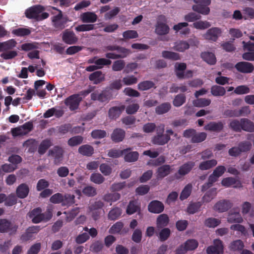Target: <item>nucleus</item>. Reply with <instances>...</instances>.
Masks as SVG:
<instances>
[{
  "instance_id": "obj_1",
  "label": "nucleus",
  "mask_w": 254,
  "mask_h": 254,
  "mask_svg": "<svg viewBox=\"0 0 254 254\" xmlns=\"http://www.w3.org/2000/svg\"><path fill=\"white\" fill-rule=\"evenodd\" d=\"M17 42L13 39L0 42V52H2L0 57L4 60L14 59L18 55V52L13 49L17 45Z\"/></svg>"
},
{
  "instance_id": "obj_2",
  "label": "nucleus",
  "mask_w": 254,
  "mask_h": 254,
  "mask_svg": "<svg viewBox=\"0 0 254 254\" xmlns=\"http://www.w3.org/2000/svg\"><path fill=\"white\" fill-rule=\"evenodd\" d=\"M44 7L41 5H36L27 9L25 12V16L29 19H33L36 21H41L47 18L49 14L48 12L43 11Z\"/></svg>"
},
{
  "instance_id": "obj_3",
  "label": "nucleus",
  "mask_w": 254,
  "mask_h": 254,
  "mask_svg": "<svg viewBox=\"0 0 254 254\" xmlns=\"http://www.w3.org/2000/svg\"><path fill=\"white\" fill-rule=\"evenodd\" d=\"M52 9L59 11L57 15L52 17L53 25L57 30H62L65 27L68 21V17L66 15L64 16L63 12L56 7H52Z\"/></svg>"
},
{
  "instance_id": "obj_4",
  "label": "nucleus",
  "mask_w": 254,
  "mask_h": 254,
  "mask_svg": "<svg viewBox=\"0 0 254 254\" xmlns=\"http://www.w3.org/2000/svg\"><path fill=\"white\" fill-rule=\"evenodd\" d=\"M167 18L163 15H159L155 25V33L158 35H165L169 33L170 28L166 24Z\"/></svg>"
},
{
  "instance_id": "obj_5",
  "label": "nucleus",
  "mask_w": 254,
  "mask_h": 254,
  "mask_svg": "<svg viewBox=\"0 0 254 254\" xmlns=\"http://www.w3.org/2000/svg\"><path fill=\"white\" fill-rule=\"evenodd\" d=\"M18 229V226L11 223L6 219H0V233H4L8 232L12 235L16 233Z\"/></svg>"
},
{
  "instance_id": "obj_6",
  "label": "nucleus",
  "mask_w": 254,
  "mask_h": 254,
  "mask_svg": "<svg viewBox=\"0 0 254 254\" xmlns=\"http://www.w3.org/2000/svg\"><path fill=\"white\" fill-rule=\"evenodd\" d=\"M198 243L194 239L188 240L183 245L178 247L176 251V254H185L187 251L195 250L198 247Z\"/></svg>"
},
{
  "instance_id": "obj_7",
  "label": "nucleus",
  "mask_w": 254,
  "mask_h": 254,
  "mask_svg": "<svg viewBox=\"0 0 254 254\" xmlns=\"http://www.w3.org/2000/svg\"><path fill=\"white\" fill-rule=\"evenodd\" d=\"M196 4L192 6V9L202 14H208L210 11L207 6L210 4V0H194Z\"/></svg>"
},
{
  "instance_id": "obj_8",
  "label": "nucleus",
  "mask_w": 254,
  "mask_h": 254,
  "mask_svg": "<svg viewBox=\"0 0 254 254\" xmlns=\"http://www.w3.org/2000/svg\"><path fill=\"white\" fill-rule=\"evenodd\" d=\"M112 98V92L106 89L100 94L95 92L91 94V100L100 102H108Z\"/></svg>"
},
{
  "instance_id": "obj_9",
  "label": "nucleus",
  "mask_w": 254,
  "mask_h": 254,
  "mask_svg": "<svg viewBox=\"0 0 254 254\" xmlns=\"http://www.w3.org/2000/svg\"><path fill=\"white\" fill-rule=\"evenodd\" d=\"M81 100L82 98L78 94H73L65 99L64 104L70 111H74L78 108Z\"/></svg>"
},
{
  "instance_id": "obj_10",
  "label": "nucleus",
  "mask_w": 254,
  "mask_h": 254,
  "mask_svg": "<svg viewBox=\"0 0 254 254\" xmlns=\"http://www.w3.org/2000/svg\"><path fill=\"white\" fill-rule=\"evenodd\" d=\"M195 166V163L193 161H188L181 166L175 174L176 178L179 179L181 177L188 174Z\"/></svg>"
},
{
  "instance_id": "obj_11",
  "label": "nucleus",
  "mask_w": 254,
  "mask_h": 254,
  "mask_svg": "<svg viewBox=\"0 0 254 254\" xmlns=\"http://www.w3.org/2000/svg\"><path fill=\"white\" fill-rule=\"evenodd\" d=\"M235 67L239 72L243 73H252L254 70V66L251 63L240 62L237 63Z\"/></svg>"
},
{
  "instance_id": "obj_12",
  "label": "nucleus",
  "mask_w": 254,
  "mask_h": 254,
  "mask_svg": "<svg viewBox=\"0 0 254 254\" xmlns=\"http://www.w3.org/2000/svg\"><path fill=\"white\" fill-rule=\"evenodd\" d=\"M78 38L73 31L65 30L62 35V40L64 43L68 45H73L78 41Z\"/></svg>"
},
{
  "instance_id": "obj_13",
  "label": "nucleus",
  "mask_w": 254,
  "mask_h": 254,
  "mask_svg": "<svg viewBox=\"0 0 254 254\" xmlns=\"http://www.w3.org/2000/svg\"><path fill=\"white\" fill-rule=\"evenodd\" d=\"M64 150L59 146H55L49 151V155L54 158L55 164H59L63 158Z\"/></svg>"
},
{
  "instance_id": "obj_14",
  "label": "nucleus",
  "mask_w": 254,
  "mask_h": 254,
  "mask_svg": "<svg viewBox=\"0 0 254 254\" xmlns=\"http://www.w3.org/2000/svg\"><path fill=\"white\" fill-rule=\"evenodd\" d=\"M222 31L218 27H212L209 29L203 35L204 38L207 40L216 42L221 35Z\"/></svg>"
},
{
  "instance_id": "obj_15",
  "label": "nucleus",
  "mask_w": 254,
  "mask_h": 254,
  "mask_svg": "<svg viewBox=\"0 0 254 254\" xmlns=\"http://www.w3.org/2000/svg\"><path fill=\"white\" fill-rule=\"evenodd\" d=\"M164 205L163 203L157 200L151 201L148 205V210L149 212L158 214L163 211Z\"/></svg>"
},
{
  "instance_id": "obj_16",
  "label": "nucleus",
  "mask_w": 254,
  "mask_h": 254,
  "mask_svg": "<svg viewBox=\"0 0 254 254\" xmlns=\"http://www.w3.org/2000/svg\"><path fill=\"white\" fill-rule=\"evenodd\" d=\"M40 230V227L39 226H32L29 227L25 232L20 237V239L22 241H28L31 240L34 234H37Z\"/></svg>"
},
{
  "instance_id": "obj_17",
  "label": "nucleus",
  "mask_w": 254,
  "mask_h": 254,
  "mask_svg": "<svg viewBox=\"0 0 254 254\" xmlns=\"http://www.w3.org/2000/svg\"><path fill=\"white\" fill-rule=\"evenodd\" d=\"M224 126V123L222 121L211 122L205 126L204 129L210 131L220 132L223 130Z\"/></svg>"
},
{
  "instance_id": "obj_18",
  "label": "nucleus",
  "mask_w": 254,
  "mask_h": 254,
  "mask_svg": "<svg viewBox=\"0 0 254 254\" xmlns=\"http://www.w3.org/2000/svg\"><path fill=\"white\" fill-rule=\"evenodd\" d=\"M232 206V203L229 200L223 199L217 202L214 206V210L219 212L227 211Z\"/></svg>"
},
{
  "instance_id": "obj_19",
  "label": "nucleus",
  "mask_w": 254,
  "mask_h": 254,
  "mask_svg": "<svg viewBox=\"0 0 254 254\" xmlns=\"http://www.w3.org/2000/svg\"><path fill=\"white\" fill-rule=\"evenodd\" d=\"M125 106H115L111 107L108 111V116L110 119L116 120L121 115L122 112L125 110Z\"/></svg>"
},
{
  "instance_id": "obj_20",
  "label": "nucleus",
  "mask_w": 254,
  "mask_h": 254,
  "mask_svg": "<svg viewBox=\"0 0 254 254\" xmlns=\"http://www.w3.org/2000/svg\"><path fill=\"white\" fill-rule=\"evenodd\" d=\"M170 139V137L165 134H156L153 137L152 142L154 144L163 145L167 144Z\"/></svg>"
},
{
  "instance_id": "obj_21",
  "label": "nucleus",
  "mask_w": 254,
  "mask_h": 254,
  "mask_svg": "<svg viewBox=\"0 0 254 254\" xmlns=\"http://www.w3.org/2000/svg\"><path fill=\"white\" fill-rule=\"evenodd\" d=\"M171 171V168L169 165H163L158 167L156 171V177L158 179H162L167 176Z\"/></svg>"
},
{
  "instance_id": "obj_22",
  "label": "nucleus",
  "mask_w": 254,
  "mask_h": 254,
  "mask_svg": "<svg viewBox=\"0 0 254 254\" xmlns=\"http://www.w3.org/2000/svg\"><path fill=\"white\" fill-rule=\"evenodd\" d=\"M29 192L28 186L23 183L18 186L16 190V195L20 198H24L27 196Z\"/></svg>"
},
{
  "instance_id": "obj_23",
  "label": "nucleus",
  "mask_w": 254,
  "mask_h": 254,
  "mask_svg": "<svg viewBox=\"0 0 254 254\" xmlns=\"http://www.w3.org/2000/svg\"><path fill=\"white\" fill-rule=\"evenodd\" d=\"M97 15L93 12L87 11L81 14L80 19L83 23H94L97 21Z\"/></svg>"
},
{
  "instance_id": "obj_24",
  "label": "nucleus",
  "mask_w": 254,
  "mask_h": 254,
  "mask_svg": "<svg viewBox=\"0 0 254 254\" xmlns=\"http://www.w3.org/2000/svg\"><path fill=\"white\" fill-rule=\"evenodd\" d=\"M125 131L121 128H117L114 130L111 134V139L115 142H119L124 139Z\"/></svg>"
},
{
  "instance_id": "obj_25",
  "label": "nucleus",
  "mask_w": 254,
  "mask_h": 254,
  "mask_svg": "<svg viewBox=\"0 0 254 254\" xmlns=\"http://www.w3.org/2000/svg\"><path fill=\"white\" fill-rule=\"evenodd\" d=\"M227 221L230 223H240L243 222V220L239 211L231 210L228 215Z\"/></svg>"
},
{
  "instance_id": "obj_26",
  "label": "nucleus",
  "mask_w": 254,
  "mask_h": 254,
  "mask_svg": "<svg viewBox=\"0 0 254 254\" xmlns=\"http://www.w3.org/2000/svg\"><path fill=\"white\" fill-rule=\"evenodd\" d=\"M89 79L95 84H98L105 79L104 75L101 71H96L90 74Z\"/></svg>"
},
{
  "instance_id": "obj_27",
  "label": "nucleus",
  "mask_w": 254,
  "mask_h": 254,
  "mask_svg": "<svg viewBox=\"0 0 254 254\" xmlns=\"http://www.w3.org/2000/svg\"><path fill=\"white\" fill-rule=\"evenodd\" d=\"M242 126L241 130L249 132H254V123L247 118L241 119Z\"/></svg>"
},
{
  "instance_id": "obj_28",
  "label": "nucleus",
  "mask_w": 254,
  "mask_h": 254,
  "mask_svg": "<svg viewBox=\"0 0 254 254\" xmlns=\"http://www.w3.org/2000/svg\"><path fill=\"white\" fill-rule=\"evenodd\" d=\"M222 186L229 187L234 186V187H239L241 186V183L240 181L232 177H228L224 178L221 181Z\"/></svg>"
},
{
  "instance_id": "obj_29",
  "label": "nucleus",
  "mask_w": 254,
  "mask_h": 254,
  "mask_svg": "<svg viewBox=\"0 0 254 254\" xmlns=\"http://www.w3.org/2000/svg\"><path fill=\"white\" fill-rule=\"evenodd\" d=\"M78 151L79 154L83 156L89 157L94 153V148L90 145L84 144L78 148Z\"/></svg>"
},
{
  "instance_id": "obj_30",
  "label": "nucleus",
  "mask_w": 254,
  "mask_h": 254,
  "mask_svg": "<svg viewBox=\"0 0 254 254\" xmlns=\"http://www.w3.org/2000/svg\"><path fill=\"white\" fill-rule=\"evenodd\" d=\"M169 222L168 216L166 214L159 215L157 218L156 225L158 228H164L167 226Z\"/></svg>"
},
{
  "instance_id": "obj_31",
  "label": "nucleus",
  "mask_w": 254,
  "mask_h": 254,
  "mask_svg": "<svg viewBox=\"0 0 254 254\" xmlns=\"http://www.w3.org/2000/svg\"><path fill=\"white\" fill-rule=\"evenodd\" d=\"M201 57L207 64L210 65L215 64L216 59L215 56L211 52H203L201 54Z\"/></svg>"
},
{
  "instance_id": "obj_32",
  "label": "nucleus",
  "mask_w": 254,
  "mask_h": 254,
  "mask_svg": "<svg viewBox=\"0 0 254 254\" xmlns=\"http://www.w3.org/2000/svg\"><path fill=\"white\" fill-rule=\"evenodd\" d=\"M52 214L49 212L47 213H41L38 216L32 219V221L34 223H39L42 221H47L52 218Z\"/></svg>"
},
{
  "instance_id": "obj_33",
  "label": "nucleus",
  "mask_w": 254,
  "mask_h": 254,
  "mask_svg": "<svg viewBox=\"0 0 254 254\" xmlns=\"http://www.w3.org/2000/svg\"><path fill=\"white\" fill-rule=\"evenodd\" d=\"M217 163V162L215 159H211L201 162L198 167L201 170H206L215 166Z\"/></svg>"
},
{
  "instance_id": "obj_34",
  "label": "nucleus",
  "mask_w": 254,
  "mask_h": 254,
  "mask_svg": "<svg viewBox=\"0 0 254 254\" xmlns=\"http://www.w3.org/2000/svg\"><path fill=\"white\" fill-rule=\"evenodd\" d=\"M171 108L170 103L166 102L157 106L155 108V112L158 115H162L167 113Z\"/></svg>"
},
{
  "instance_id": "obj_35",
  "label": "nucleus",
  "mask_w": 254,
  "mask_h": 254,
  "mask_svg": "<svg viewBox=\"0 0 254 254\" xmlns=\"http://www.w3.org/2000/svg\"><path fill=\"white\" fill-rule=\"evenodd\" d=\"M52 145V142L50 139L43 140L39 146L38 153L41 155L44 154Z\"/></svg>"
},
{
  "instance_id": "obj_36",
  "label": "nucleus",
  "mask_w": 254,
  "mask_h": 254,
  "mask_svg": "<svg viewBox=\"0 0 254 254\" xmlns=\"http://www.w3.org/2000/svg\"><path fill=\"white\" fill-rule=\"evenodd\" d=\"M211 93L214 96H223L226 94V90L222 86L213 85L211 88Z\"/></svg>"
},
{
  "instance_id": "obj_37",
  "label": "nucleus",
  "mask_w": 254,
  "mask_h": 254,
  "mask_svg": "<svg viewBox=\"0 0 254 254\" xmlns=\"http://www.w3.org/2000/svg\"><path fill=\"white\" fill-rule=\"evenodd\" d=\"M31 31L30 28H18L13 29L11 33L17 37H24L30 34Z\"/></svg>"
},
{
  "instance_id": "obj_38",
  "label": "nucleus",
  "mask_w": 254,
  "mask_h": 254,
  "mask_svg": "<svg viewBox=\"0 0 254 254\" xmlns=\"http://www.w3.org/2000/svg\"><path fill=\"white\" fill-rule=\"evenodd\" d=\"M131 150V148H127L124 149L122 150L117 149H111L109 150L108 153V156L112 158H118L124 154L126 153L127 151H129Z\"/></svg>"
},
{
  "instance_id": "obj_39",
  "label": "nucleus",
  "mask_w": 254,
  "mask_h": 254,
  "mask_svg": "<svg viewBox=\"0 0 254 254\" xmlns=\"http://www.w3.org/2000/svg\"><path fill=\"white\" fill-rule=\"evenodd\" d=\"M124 159L127 162H134L136 161L139 157V153L137 151L129 152L127 151L124 154Z\"/></svg>"
},
{
  "instance_id": "obj_40",
  "label": "nucleus",
  "mask_w": 254,
  "mask_h": 254,
  "mask_svg": "<svg viewBox=\"0 0 254 254\" xmlns=\"http://www.w3.org/2000/svg\"><path fill=\"white\" fill-rule=\"evenodd\" d=\"M244 247V243L241 240H237L231 243L229 248L232 251H240Z\"/></svg>"
},
{
  "instance_id": "obj_41",
  "label": "nucleus",
  "mask_w": 254,
  "mask_h": 254,
  "mask_svg": "<svg viewBox=\"0 0 254 254\" xmlns=\"http://www.w3.org/2000/svg\"><path fill=\"white\" fill-rule=\"evenodd\" d=\"M75 196L73 194L66 193L63 195L62 205L69 206L74 203Z\"/></svg>"
},
{
  "instance_id": "obj_42",
  "label": "nucleus",
  "mask_w": 254,
  "mask_h": 254,
  "mask_svg": "<svg viewBox=\"0 0 254 254\" xmlns=\"http://www.w3.org/2000/svg\"><path fill=\"white\" fill-rule=\"evenodd\" d=\"M190 48L189 44L184 41H180L175 43L174 49L176 51L183 52Z\"/></svg>"
},
{
  "instance_id": "obj_43",
  "label": "nucleus",
  "mask_w": 254,
  "mask_h": 254,
  "mask_svg": "<svg viewBox=\"0 0 254 254\" xmlns=\"http://www.w3.org/2000/svg\"><path fill=\"white\" fill-rule=\"evenodd\" d=\"M192 185L190 184H189L185 187L180 195V199L181 200H184L190 196L192 191Z\"/></svg>"
},
{
  "instance_id": "obj_44",
  "label": "nucleus",
  "mask_w": 254,
  "mask_h": 254,
  "mask_svg": "<svg viewBox=\"0 0 254 254\" xmlns=\"http://www.w3.org/2000/svg\"><path fill=\"white\" fill-rule=\"evenodd\" d=\"M186 100V97L184 94H179L175 96L173 104L175 107H179L183 105Z\"/></svg>"
},
{
  "instance_id": "obj_45",
  "label": "nucleus",
  "mask_w": 254,
  "mask_h": 254,
  "mask_svg": "<svg viewBox=\"0 0 254 254\" xmlns=\"http://www.w3.org/2000/svg\"><path fill=\"white\" fill-rule=\"evenodd\" d=\"M216 189L212 188L207 191L202 197L203 202H209L216 195Z\"/></svg>"
},
{
  "instance_id": "obj_46",
  "label": "nucleus",
  "mask_w": 254,
  "mask_h": 254,
  "mask_svg": "<svg viewBox=\"0 0 254 254\" xmlns=\"http://www.w3.org/2000/svg\"><path fill=\"white\" fill-rule=\"evenodd\" d=\"M162 57L165 59L177 61L180 60V55L178 53L168 51H164L162 53Z\"/></svg>"
},
{
  "instance_id": "obj_47",
  "label": "nucleus",
  "mask_w": 254,
  "mask_h": 254,
  "mask_svg": "<svg viewBox=\"0 0 254 254\" xmlns=\"http://www.w3.org/2000/svg\"><path fill=\"white\" fill-rule=\"evenodd\" d=\"M155 86V84L153 82L149 80H146L140 82L138 85V89L141 91H145L149 90Z\"/></svg>"
},
{
  "instance_id": "obj_48",
  "label": "nucleus",
  "mask_w": 254,
  "mask_h": 254,
  "mask_svg": "<svg viewBox=\"0 0 254 254\" xmlns=\"http://www.w3.org/2000/svg\"><path fill=\"white\" fill-rule=\"evenodd\" d=\"M140 208L137 205V202L135 200L130 201L127 208V213L131 215L137 212Z\"/></svg>"
},
{
  "instance_id": "obj_49",
  "label": "nucleus",
  "mask_w": 254,
  "mask_h": 254,
  "mask_svg": "<svg viewBox=\"0 0 254 254\" xmlns=\"http://www.w3.org/2000/svg\"><path fill=\"white\" fill-rule=\"evenodd\" d=\"M205 226L209 228H215L221 223V220L215 218H208L204 221Z\"/></svg>"
},
{
  "instance_id": "obj_50",
  "label": "nucleus",
  "mask_w": 254,
  "mask_h": 254,
  "mask_svg": "<svg viewBox=\"0 0 254 254\" xmlns=\"http://www.w3.org/2000/svg\"><path fill=\"white\" fill-rule=\"evenodd\" d=\"M207 134L204 132L195 133L191 139L192 143H199L205 140Z\"/></svg>"
},
{
  "instance_id": "obj_51",
  "label": "nucleus",
  "mask_w": 254,
  "mask_h": 254,
  "mask_svg": "<svg viewBox=\"0 0 254 254\" xmlns=\"http://www.w3.org/2000/svg\"><path fill=\"white\" fill-rule=\"evenodd\" d=\"M90 181L96 184H101L105 181L104 177L99 173H92L90 178Z\"/></svg>"
},
{
  "instance_id": "obj_52",
  "label": "nucleus",
  "mask_w": 254,
  "mask_h": 254,
  "mask_svg": "<svg viewBox=\"0 0 254 254\" xmlns=\"http://www.w3.org/2000/svg\"><path fill=\"white\" fill-rule=\"evenodd\" d=\"M122 214V210L121 208L116 207L111 210L108 214V218L111 220H115L117 219Z\"/></svg>"
},
{
  "instance_id": "obj_53",
  "label": "nucleus",
  "mask_w": 254,
  "mask_h": 254,
  "mask_svg": "<svg viewBox=\"0 0 254 254\" xmlns=\"http://www.w3.org/2000/svg\"><path fill=\"white\" fill-rule=\"evenodd\" d=\"M241 119L240 121L237 119L233 120L229 124V127L235 132H241Z\"/></svg>"
},
{
  "instance_id": "obj_54",
  "label": "nucleus",
  "mask_w": 254,
  "mask_h": 254,
  "mask_svg": "<svg viewBox=\"0 0 254 254\" xmlns=\"http://www.w3.org/2000/svg\"><path fill=\"white\" fill-rule=\"evenodd\" d=\"M83 138L81 136L77 135L70 138L67 142L70 146H75L81 144L83 142Z\"/></svg>"
},
{
  "instance_id": "obj_55",
  "label": "nucleus",
  "mask_w": 254,
  "mask_h": 254,
  "mask_svg": "<svg viewBox=\"0 0 254 254\" xmlns=\"http://www.w3.org/2000/svg\"><path fill=\"white\" fill-rule=\"evenodd\" d=\"M120 194L117 192H115L105 194L103 199L105 201L112 202L117 201L118 200L120 199Z\"/></svg>"
},
{
  "instance_id": "obj_56",
  "label": "nucleus",
  "mask_w": 254,
  "mask_h": 254,
  "mask_svg": "<svg viewBox=\"0 0 254 254\" xmlns=\"http://www.w3.org/2000/svg\"><path fill=\"white\" fill-rule=\"evenodd\" d=\"M192 26L197 29L204 30L210 27L211 24L209 22L206 21H198L194 22L192 24Z\"/></svg>"
},
{
  "instance_id": "obj_57",
  "label": "nucleus",
  "mask_w": 254,
  "mask_h": 254,
  "mask_svg": "<svg viewBox=\"0 0 254 254\" xmlns=\"http://www.w3.org/2000/svg\"><path fill=\"white\" fill-rule=\"evenodd\" d=\"M126 63L124 60H120L115 61L112 65V70L114 71H119L123 69Z\"/></svg>"
},
{
  "instance_id": "obj_58",
  "label": "nucleus",
  "mask_w": 254,
  "mask_h": 254,
  "mask_svg": "<svg viewBox=\"0 0 254 254\" xmlns=\"http://www.w3.org/2000/svg\"><path fill=\"white\" fill-rule=\"evenodd\" d=\"M165 162V157L164 156H160L154 160H150L147 162V165L151 166H159Z\"/></svg>"
},
{
  "instance_id": "obj_59",
  "label": "nucleus",
  "mask_w": 254,
  "mask_h": 254,
  "mask_svg": "<svg viewBox=\"0 0 254 254\" xmlns=\"http://www.w3.org/2000/svg\"><path fill=\"white\" fill-rule=\"evenodd\" d=\"M202 205L201 202H196L190 204L187 208V211L190 214H194L200 208Z\"/></svg>"
},
{
  "instance_id": "obj_60",
  "label": "nucleus",
  "mask_w": 254,
  "mask_h": 254,
  "mask_svg": "<svg viewBox=\"0 0 254 254\" xmlns=\"http://www.w3.org/2000/svg\"><path fill=\"white\" fill-rule=\"evenodd\" d=\"M17 198L14 193H10L8 196H6L4 204L7 206H11L17 203Z\"/></svg>"
},
{
  "instance_id": "obj_61",
  "label": "nucleus",
  "mask_w": 254,
  "mask_h": 254,
  "mask_svg": "<svg viewBox=\"0 0 254 254\" xmlns=\"http://www.w3.org/2000/svg\"><path fill=\"white\" fill-rule=\"evenodd\" d=\"M83 193L89 197L94 196L96 195V189L95 188L88 186L85 187L82 190Z\"/></svg>"
},
{
  "instance_id": "obj_62",
  "label": "nucleus",
  "mask_w": 254,
  "mask_h": 254,
  "mask_svg": "<svg viewBox=\"0 0 254 254\" xmlns=\"http://www.w3.org/2000/svg\"><path fill=\"white\" fill-rule=\"evenodd\" d=\"M201 17V16L199 14L190 12L185 16L184 19L187 22H194L200 19Z\"/></svg>"
},
{
  "instance_id": "obj_63",
  "label": "nucleus",
  "mask_w": 254,
  "mask_h": 254,
  "mask_svg": "<svg viewBox=\"0 0 254 254\" xmlns=\"http://www.w3.org/2000/svg\"><path fill=\"white\" fill-rule=\"evenodd\" d=\"M50 184L48 181L44 179H40L37 184L36 189L37 191H42L47 189L49 187Z\"/></svg>"
},
{
  "instance_id": "obj_64",
  "label": "nucleus",
  "mask_w": 254,
  "mask_h": 254,
  "mask_svg": "<svg viewBox=\"0 0 254 254\" xmlns=\"http://www.w3.org/2000/svg\"><path fill=\"white\" fill-rule=\"evenodd\" d=\"M124 227V224L119 221L114 224L110 229V232L112 234H119Z\"/></svg>"
}]
</instances>
